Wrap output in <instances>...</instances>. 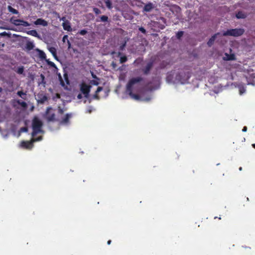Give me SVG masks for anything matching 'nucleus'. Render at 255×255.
<instances>
[{"label": "nucleus", "instance_id": "nucleus-45", "mask_svg": "<svg viewBox=\"0 0 255 255\" xmlns=\"http://www.w3.org/2000/svg\"><path fill=\"white\" fill-rule=\"evenodd\" d=\"M247 130V127H244L242 129V131L243 132H246V131Z\"/></svg>", "mask_w": 255, "mask_h": 255}, {"label": "nucleus", "instance_id": "nucleus-1", "mask_svg": "<svg viewBox=\"0 0 255 255\" xmlns=\"http://www.w3.org/2000/svg\"><path fill=\"white\" fill-rule=\"evenodd\" d=\"M143 79L141 77H138L133 78L130 79L127 85V92L128 95L132 98L135 100L139 99V96L137 94H134L132 93V87L134 84L142 81Z\"/></svg>", "mask_w": 255, "mask_h": 255}, {"label": "nucleus", "instance_id": "nucleus-17", "mask_svg": "<svg viewBox=\"0 0 255 255\" xmlns=\"http://www.w3.org/2000/svg\"><path fill=\"white\" fill-rule=\"evenodd\" d=\"M236 16L238 19L245 18L247 17V15L242 11H239L236 13Z\"/></svg>", "mask_w": 255, "mask_h": 255}, {"label": "nucleus", "instance_id": "nucleus-22", "mask_svg": "<svg viewBox=\"0 0 255 255\" xmlns=\"http://www.w3.org/2000/svg\"><path fill=\"white\" fill-rule=\"evenodd\" d=\"M227 56V60H235V56L234 54H226Z\"/></svg>", "mask_w": 255, "mask_h": 255}, {"label": "nucleus", "instance_id": "nucleus-35", "mask_svg": "<svg viewBox=\"0 0 255 255\" xmlns=\"http://www.w3.org/2000/svg\"><path fill=\"white\" fill-rule=\"evenodd\" d=\"M17 103L20 105L21 106H22V107H25L26 106V104L25 102H20L19 101H18Z\"/></svg>", "mask_w": 255, "mask_h": 255}, {"label": "nucleus", "instance_id": "nucleus-49", "mask_svg": "<svg viewBox=\"0 0 255 255\" xmlns=\"http://www.w3.org/2000/svg\"><path fill=\"white\" fill-rule=\"evenodd\" d=\"M252 145L253 147V148H254L255 149V143H253V144H252Z\"/></svg>", "mask_w": 255, "mask_h": 255}, {"label": "nucleus", "instance_id": "nucleus-44", "mask_svg": "<svg viewBox=\"0 0 255 255\" xmlns=\"http://www.w3.org/2000/svg\"><path fill=\"white\" fill-rule=\"evenodd\" d=\"M82 94H79L78 95V96H77V98H78V99H82Z\"/></svg>", "mask_w": 255, "mask_h": 255}, {"label": "nucleus", "instance_id": "nucleus-28", "mask_svg": "<svg viewBox=\"0 0 255 255\" xmlns=\"http://www.w3.org/2000/svg\"><path fill=\"white\" fill-rule=\"evenodd\" d=\"M103 89V88L102 87H98V88H97V90L96 91V94H95V95L94 96L96 98H98V96L97 94H98V93H99L100 92L102 91Z\"/></svg>", "mask_w": 255, "mask_h": 255}, {"label": "nucleus", "instance_id": "nucleus-7", "mask_svg": "<svg viewBox=\"0 0 255 255\" xmlns=\"http://www.w3.org/2000/svg\"><path fill=\"white\" fill-rule=\"evenodd\" d=\"M52 110L51 107H48L46 109V114L47 116V120L48 122L56 121L55 114L54 113L50 114L49 111Z\"/></svg>", "mask_w": 255, "mask_h": 255}, {"label": "nucleus", "instance_id": "nucleus-30", "mask_svg": "<svg viewBox=\"0 0 255 255\" xmlns=\"http://www.w3.org/2000/svg\"><path fill=\"white\" fill-rule=\"evenodd\" d=\"M16 72H17V73L18 74H22L23 73V72H24V68H23V67L21 66V67H19L17 69V70Z\"/></svg>", "mask_w": 255, "mask_h": 255}, {"label": "nucleus", "instance_id": "nucleus-15", "mask_svg": "<svg viewBox=\"0 0 255 255\" xmlns=\"http://www.w3.org/2000/svg\"><path fill=\"white\" fill-rule=\"evenodd\" d=\"M173 78H174V74H172V72H171V73L168 74V75H167L166 80L168 83H177L176 81L175 80V79L174 80Z\"/></svg>", "mask_w": 255, "mask_h": 255}, {"label": "nucleus", "instance_id": "nucleus-20", "mask_svg": "<svg viewBox=\"0 0 255 255\" xmlns=\"http://www.w3.org/2000/svg\"><path fill=\"white\" fill-rule=\"evenodd\" d=\"M7 9L8 10V11L11 13H12L13 14H18L19 13V12L17 10H16V9L13 8L12 6H10V5H8V7H7Z\"/></svg>", "mask_w": 255, "mask_h": 255}, {"label": "nucleus", "instance_id": "nucleus-34", "mask_svg": "<svg viewBox=\"0 0 255 255\" xmlns=\"http://www.w3.org/2000/svg\"><path fill=\"white\" fill-rule=\"evenodd\" d=\"M27 131L28 128L27 127H22L20 129V131L21 132H27Z\"/></svg>", "mask_w": 255, "mask_h": 255}, {"label": "nucleus", "instance_id": "nucleus-19", "mask_svg": "<svg viewBox=\"0 0 255 255\" xmlns=\"http://www.w3.org/2000/svg\"><path fill=\"white\" fill-rule=\"evenodd\" d=\"M27 33L34 37H39V35L36 30H31L28 31Z\"/></svg>", "mask_w": 255, "mask_h": 255}, {"label": "nucleus", "instance_id": "nucleus-37", "mask_svg": "<svg viewBox=\"0 0 255 255\" xmlns=\"http://www.w3.org/2000/svg\"><path fill=\"white\" fill-rule=\"evenodd\" d=\"M58 113L59 114H63L64 113L63 109L60 107H58Z\"/></svg>", "mask_w": 255, "mask_h": 255}, {"label": "nucleus", "instance_id": "nucleus-4", "mask_svg": "<svg viewBox=\"0 0 255 255\" xmlns=\"http://www.w3.org/2000/svg\"><path fill=\"white\" fill-rule=\"evenodd\" d=\"M43 125L42 122L37 118H34L32 121V127L33 131L32 136H34L38 133L42 131L41 128Z\"/></svg>", "mask_w": 255, "mask_h": 255}, {"label": "nucleus", "instance_id": "nucleus-52", "mask_svg": "<svg viewBox=\"0 0 255 255\" xmlns=\"http://www.w3.org/2000/svg\"><path fill=\"white\" fill-rule=\"evenodd\" d=\"M112 65H113L114 67H115V66L116 65V64L114 63V62H113Z\"/></svg>", "mask_w": 255, "mask_h": 255}, {"label": "nucleus", "instance_id": "nucleus-18", "mask_svg": "<svg viewBox=\"0 0 255 255\" xmlns=\"http://www.w3.org/2000/svg\"><path fill=\"white\" fill-rule=\"evenodd\" d=\"M37 51L38 52V56L42 60H46V56L45 53L42 50H39L38 49H37Z\"/></svg>", "mask_w": 255, "mask_h": 255}, {"label": "nucleus", "instance_id": "nucleus-6", "mask_svg": "<svg viewBox=\"0 0 255 255\" xmlns=\"http://www.w3.org/2000/svg\"><path fill=\"white\" fill-rule=\"evenodd\" d=\"M72 117V113L66 114L64 118L60 121V124L63 125H68L70 123V119Z\"/></svg>", "mask_w": 255, "mask_h": 255}, {"label": "nucleus", "instance_id": "nucleus-41", "mask_svg": "<svg viewBox=\"0 0 255 255\" xmlns=\"http://www.w3.org/2000/svg\"><path fill=\"white\" fill-rule=\"evenodd\" d=\"M59 78H60V82H61V85H64V81L62 79L61 76L60 75H59Z\"/></svg>", "mask_w": 255, "mask_h": 255}, {"label": "nucleus", "instance_id": "nucleus-32", "mask_svg": "<svg viewBox=\"0 0 255 255\" xmlns=\"http://www.w3.org/2000/svg\"><path fill=\"white\" fill-rule=\"evenodd\" d=\"M93 11L95 12L96 14H99L101 13V11L98 8L95 7L93 8Z\"/></svg>", "mask_w": 255, "mask_h": 255}, {"label": "nucleus", "instance_id": "nucleus-2", "mask_svg": "<svg viewBox=\"0 0 255 255\" xmlns=\"http://www.w3.org/2000/svg\"><path fill=\"white\" fill-rule=\"evenodd\" d=\"M245 32V30L242 28H237L234 29H228L223 32V36H233L239 37L242 35Z\"/></svg>", "mask_w": 255, "mask_h": 255}, {"label": "nucleus", "instance_id": "nucleus-29", "mask_svg": "<svg viewBox=\"0 0 255 255\" xmlns=\"http://www.w3.org/2000/svg\"><path fill=\"white\" fill-rule=\"evenodd\" d=\"M101 21L102 22L107 21L108 20V17L106 15H102L100 17Z\"/></svg>", "mask_w": 255, "mask_h": 255}, {"label": "nucleus", "instance_id": "nucleus-27", "mask_svg": "<svg viewBox=\"0 0 255 255\" xmlns=\"http://www.w3.org/2000/svg\"><path fill=\"white\" fill-rule=\"evenodd\" d=\"M47 100V98L46 96H43L42 98H41L38 102L41 104L44 103Z\"/></svg>", "mask_w": 255, "mask_h": 255}, {"label": "nucleus", "instance_id": "nucleus-24", "mask_svg": "<svg viewBox=\"0 0 255 255\" xmlns=\"http://www.w3.org/2000/svg\"><path fill=\"white\" fill-rule=\"evenodd\" d=\"M47 64L51 66V67H53V68H56V65L55 64V63L52 61H50L49 59H46L45 60Z\"/></svg>", "mask_w": 255, "mask_h": 255}, {"label": "nucleus", "instance_id": "nucleus-47", "mask_svg": "<svg viewBox=\"0 0 255 255\" xmlns=\"http://www.w3.org/2000/svg\"><path fill=\"white\" fill-rule=\"evenodd\" d=\"M111 242H112L111 240H109L107 242L108 245H110Z\"/></svg>", "mask_w": 255, "mask_h": 255}, {"label": "nucleus", "instance_id": "nucleus-8", "mask_svg": "<svg viewBox=\"0 0 255 255\" xmlns=\"http://www.w3.org/2000/svg\"><path fill=\"white\" fill-rule=\"evenodd\" d=\"M90 88V86L84 83H83L81 86L80 90L86 98H87L89 95Z\"/></svg>", "mask_w": 255, "mask_h": 255}, {"label": "nucleus", "instance_id": "nucleus-5", "mask_svg": "<svg viewBox=\"0 0 255 255\" xmlns=\"http://www.w3.org/2000/svg\"><path fill=\"white\" fill-rule=\"evenodd\" d=\"M9 21L11 23L15 26L22 25L24 27H27L30 25V24L27 21L22 19H16L14 16L11 17L9 19Z\"/></svg>", "mask_w": 255, "mask_h": 255}, {"label": "nucleus", "instance_id": "nucleus-39", "mask_svg": "<svg viewBox=\"0 0 255 255\" xmlns=\"http://www.w3.org/2000/svg\"><path fill=\"white\" fill-rule=\"evenodd\" d=\"M42 139V137L41 136H40L39 137H38L37 138H36V139H32V140L33 142L34 141H38V140H40Z\"/></svg>", "mask_w": 255, "mask_h": 255}, {"label": "nucleus", "instance_id": "nucleus-42", "mask_svg": "<svg viewBox=\"0 0 255 255\" xmlns=\"http://www.w3.org/2000/svg\"><path fill=\"white\" fill-rule=\"evenodd\" d=\"M68 48L70 49L71 46V43L69 40H67Z\"/></svg>", "mask_w": 255, "mask_h": 255}, {"label": "nucleus", "instance_id": "nucleus-21", "mask_svg": "<svg viewBox=\"0 0 255 255\" xmlns=\"http://www.w3.org/2000/svg\"><path fill=\"white\" fill-rule=\"evenodd\" d=\"M104 2L106 5V6L110 9H111L113 8L112 3L111 0H105Z\"/></svg>", "mask_w": 255, "mask_h": 255}, {"label": "nucleus", "instance_id": "nucleus-36", "mask_svg": "<svg viewBox=\"0 0 255 255\" xmlns=\"http://www.w3.org/2000/svg\"><path fill=\"white\" fill-rule=\"evenodd\" d=\"M139 30L142 33L145 34L146 33V30L143 27H140L139 28Z\"/></svg>", "mask_w": 255, "mask_h": 255}, {"label": "nucleus", "instance_id": "nucleus-53", "mask_svg": "<svg viewBox=\"0 0 255 255\" xmlns=\"http://www.w3.org/2000/svg\"><path fill=\"white\" fill-rule=\"evenodd\" d=\"M239 170H240V171L242 170V167H240L239 168Z\"/></svg>", "mask_w": 255, "mask_h": 255}, {"label": "nucleus", "instance_id": "nucleus-16", "mask_svg": "<svg viewBox=\"0 0 255 255\" xmlns=\"http://www.w3.org/2000/svg\"><path fill=\"white\" fill-rule=\"evenodd\" d=\"M219 34V33H217L215 34L209 39V40H208V41L207 42V44L210 47L213 44V43L217 37V35H218Z\"/></svg>", "mask_w": 255, "mask_h": 255}, {"label": "nucleus", "instance_id": "nucleus-11", "mask_svg": "<svg viewBox=\"0 0 255 255\" xmlns=\"http://www.w3.org/2000/svg\"><path fill=\"white\" fill-rule=\"evenodd\" d=\"M154 8V4L152 2H148L145 4L143 7V11L145 12H150Z\"/></svg>", "mask_w": 255, "mask_h": 255}, {"label": "nucleus", "instance_id": "nucleus-48", "mask_svg": "<svg viewBox=\"0 0 255 255\" xmlns=\"http://www.w3.org/2000/svg\"><path fill=\"white\" fill-rule=\"evenodd\" d=\"M62 19V20H63V21H64V22L65 21H66V20H65V17H63L62 18V19Z\"/></svg>", "mask_w": 255, "mask_h": 255}, {"label": "nucleus", "instance_id": "nucleus-51", "mask_svg": "<svg viewBox=\"0 0 255 255\" xmlns=\"http://www.w3.org/2000/svg\"><path fill=\"white\" fill-rule=\"evenodd\" d=\"M41 78H42L43 79H44V76H43V75H41Z\"/></svg>", "mask_w": 255, "mask_h": 255}, {"label": "nucleus", "instance_id": "nucleus-14", "mask_svg": "<svg viewBox=\"0 0 255 255\" xmlns=\"http://www.w3.org/2000/svg\"><path fill=\"white\" fill-rule=\"evenodd\" d=\"M48 49L49 51V52L52 54L54 58L57 60H58V58L57 55V50L54 47H48Z\"/></svg>", "mask_w": 255, "mask_h": 255}, {"label": "nucleus", "instance_id": "nucleus-23", "mask_svg": "<svg viewBox=\"0 0 255 255\" xmlns=\"http://www.w3.org/2000/svg\"><path fill=\"white\" fill-rule=\"evenodd\" d=\"M26 48L29 50H32L34 48L33 44L31 42H28L26 43Z\"/></svg>", "mask_w": 255, "mask_h": 255}, {"label": "nucleus", "instance_id": "nucleus-38", "mask_svg": "<svg viewBox=\"0 0 255 255\" xmlns=\"http://www.w3.org/2000/svg\"><path fill=\"white\" fill-rule=\"evenodd\" d=\"M126 42H125L124 44L120 46V49L123 50L126 46Z\"/></svg>", "mask_w": 255, "mask_h": 255}, {"label": "nucleus", "instance_id": "nucleus-43", "mask_svg": "<svg viewBox=\"0 0 255 255\" xmlns=\"http://www.w3.org/2000/svg\"><path fill=\"white\" fill-rule=\"evenodd\" d=\"M0 35L1 36H4L7 35V33H6V32H5V31H4V32H2V33H0Z\"/></svg>", "mask_w": 255, "mask_h": 255}, {"label": "nucleus", "instance_id": "nucleus-46", "mask_svg": "<svg viewBox=\"0 0 255 255\" xmlns=\"http://www.w3.org/2000/svg\"><path fill=\"white\" fill-rule=\"evenodd\" d=\"M64 76H65V78L66 80L67 81H68L67 74H64Z\"/></svg>", "mask_w": 255, "mask_h": 255}, {"label": "nucleus", "instance_id": "nucleus-9", "mask_svg": "<svg viewBox=\"0 0 255 255\" xmlns=\"http://www.w3.org/2000/svg\"><path fill=\"white\" fill-rule=\"evenodd\" d=\"M153 66V61H150L148 63H147L146 66L142 69V71L143 72V74L145 75H147L149 73V72L150 70L152 69V67Z\"/></svg>", "mask_w": 255, "mask_h": 255}, {"label": "nucleus", "instance_id": "nucleus-26", "mask_svg": "<svg viewBox=\"0 0 255 255\" xmlns=\"http://www.w3.org/2000/svg\"><path fill=\"white\" fill-rule=\"evenodd\" d=\"M127 60H128V59H127V56H122L120 58V60L121 63H124L126 62Z\"/></svg>", "mask_w": 255, "mask_h": 255}, {"label": "nucleus", "instance_id": "nucleus-33", "mask_svg": "<svg viewBox=\"0 0 255 255\" xmlns=\"http://www.w3.org/2000/svg\"><path fill=\"white\" fill-rule=\"evenodd\" d=\"M17 94L21 98L24 99L22 97L23 95H25V93H24L22 91H18Z\"/></svg>", "mask_w": 255, "mask_h": 255}, {"label": "nucleus", "instance_id": "nucleus-40", "mask_svg": "<svg viewBox=\"0 0 255 255\" xmlns=\"http://www.w3.org/2000/svg\"><path fill=\"white\" fill-rule=\"evenodd\" d=\"M67 39H68V35H65L63 36V37L62 41H63L64 42H65V40H66V39L68 40Z\"/></svg>", "mask_w": 255, "mask_h": 255}, {"label": "nucleus", "instance_id": "nucleus-13", "mask_svg": "<svg viewBox=\"0 0 255 255\" xmlns=\"http://www.w3.org/2000/svg\"><path fill=\"white\" fill-rule=\"evenodd\" d=\"M62 26H63V29L65 30H67L68 31H72V28L71 27L70 23L68 20H66L64 22H63Z\"/></svg>", "mask_w": 255, "mask_h": 255}, {"label": "nucleus", "instance_id": "nucleus-50", "mask_svg": "<svg viewBox=\"0 0 255 255\" xmlns=\"http://www.w3.org/2000/svg\"><path fill=\"white\" fill-rule=\"evenodd\" d=\"M2 91V88L0 87V93H1Z\"/></svg>", "mask_w": 255, "mask_h": 255}, {"label": "nucleus", "instance_id": "nucleus-3", "mask_svg": "<svg viewBox=\"0 0 255 255\" xmlns=\"http://www.w3.org/2000/svg\"><path fill=\"white\" fill-rule=\"evenodd\" d=\"M190 73L189 72H185L181 71L178 73L175 77V80L177 83H180L181 84H185L187 83L190 78Z\"/></svg>", "mask_w": 255, "mask_h": 255}, {"label": "nucleus", "instance_id": "nucleus-12", "mask_svg": "<svg viewBox=\"0 0 255 255\" xmlns=\"http://www.w3.org/2000/svg\"><path fill=\"white\" fill-rule=\"evenodd\" d=\"M34 23L36 25H41L43 26H46L48 25V22L42 18H38L36 21H34Z\"/></svg>", "mask_w": 255, "mask_h": 255}, {"label": "nucleus", "instance_id": "nucleus-31", "mask_svg": "<svg viewBox=\"0 0 255 255\" xmlns=\"http://www.w3.org/2000/svg\"><path fill=\"white\" fill-rule=\"evenodd\" d=\"M78 33L81 35H84L87 33V31L86 29H82L78 31Z\"/></svg>", "mask_w": 255, "mask_h": 255}, {"label": "nucleus", "instance_id": "nucleus-10", "mask_svg": "<svg viewBox=\"0 0 255 255\" xmlns=\"http://www.w3.org/2000/svg\"><path fill=\"white\" fill-rule=\"evenodd\" d=\"M21 146L25 149H31L33 146V141L32 140L31 141H22Z\"/></svg>", "mask_w": 255, "mask_h": 255}, {"label": "nucleus", "instance_id": "nucleus-25", "mask_svg": "<svg viewBox=\"0 0 255 255\" xmlns=\"http://www.w3.org/2000/svg\"><path fill=\"white\" fill-rule=\"evenodd\" d=\"M184 32L183 31H179L176 33V37L177 39H180L183 35Z\"/></svg>", "mask_w": 255, "mask_h": 255}]
</instances>
